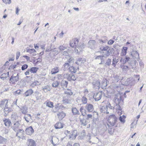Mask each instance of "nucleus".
<instances>
[{"label":"nucleus","instance_id":"f257e3e1","mask_svg":"<svg viewBox=\"0 0 146 146\" xmlns=\"http://www.w3.org/2000/svg\"><path fill=\"white\" fill-rule=\"evenodd\" d=\"M117 120V117L114 115H110L108 119L109 123H106L105 125L106 129L110 128V127L113 126L115 124Z\"/></svg>","mask_w":146,"mask_h":146},{"label":"nucleus","instance_id":"f03ea898","mask_svg":"<svg viewBox=\"0 0 146 146\" xmlns=\"http://www.w3.org/2000/svg\"><path fill=\"white\" fill-rule=\"evenodd\" d=\"M121 100V97L120 94H118L115 95L114 98V104L116 106V109H118V110H121V108L119 105V104Z\"/></svg>","mask_w":146,"mask_h":146},{"label":"nucleus","instance_id":"7ed1b4c3","mask_svg":"<svg viewBox=\"0 0 146 146\" xmlns=\"http://www.w3.org/2000/svg\"><path fill=\"white\" fill-rule=\"evenodd\" d=\"M19 79V75L18 74H13L10 78V83L15 84L16 82L18 81Z\"/></svg>","mask_w":146,"mask_h":146},{"label":"nucleus","instance_id":"20e7f679","mask_svg":"<svg viewBox=\"0 0 146 146\" xmlns=\"http://www.w3.org/2000/svg\"><path fill=\"white\" fill-rule=\"evenodd\" d=\"M64 78H67L68 80L70 81H75L76 79V77L72 74H64Z\"/></svg>","mask_w":146,"mask_h":146},{"label":"nucleus","instance_id":"39448f33","mask_svg":"<svg viewBox=\"0 0 146 146\" xmlns=\"http://www.w3.org/2000/svg\"><path fill=\"white\" fill-rule=\"evenodd\" d=\"M85 109L86 111L89 112H92L94 110V107L93 105L90 104H87L85 106Z\"/></svg>","mask_w":146,"mask_h":146},{"label":"nucleus","instance_id":"423d86ee","mask_svg":"<svg viewBox=\"0 0 146 146\" xmlns=\"http://www.w3.org/2000/svg\"><path fill=\"white\" fill-rule=\"evenodd\" d=\"M97 43L95 41L93 40H90L88 43V46L89 48L94 49L96 46Z\"/></svg>","mask_w":146,"mask_h":146},{"label":"nucleus","instance_id":"0eeeda50","mask_svg":"<svg viewBox=\"0 0 146 146\" xmlns=\"http://www.w3.org/2000/svg\"><path fill=\"white\" fill-rule=\"evenodd\" d=\"M93 88L95 89H98L100 88V82L98 80H95L92 83Z\"/></svg>","mask_w":146,"mask_h":146},{"label":"nucleus","instance_id":"6e6552de","mask_svg":"<svg viewBox=\"0 0 146 146\" xmlns=\"http://www.w3.org/2000/svg\"><path fill=\"white\" fill-rule=\"evenodd\" d=\"M103 93L102 92L100 91L98 92L96 94L94 95L93 98L96 101H98L100 100L102 96Z\"/></svg>","mask_w":146,"mask_h":146},{"label":"nucleus","instance_id":"1a4fd4ad","mask_svg":"<svg viewBox=\"0 0 146 146\" xmlns=\"http://www.w3.org/2000/svg\"><path fill=\"white\" fill-rule=\"evenodd\" d=\"M78 39L76 38H74L70 41V46L72 48H74L75 46H76V45L78 44Z\"/></svg>","mask_w":146,"mask_h":146},{"label":"nucleus","instance_id":"9d476101","mask_svg":"<svg viewBox=\"0 0 146 146\" xmlns=\"http://www.w3.org/2000/svg\"><path fill=\"white\" fill-rule=\"evenodd\" d=\"M71 134L69 135V138L70 139H74L77 136V131L75 130L71 132Z\"/></svg>","mask_w":146,"mask_h":146},{"label":"nucleus","instance_id":"9b49d317","mask_svg":"<svg viewBox=\"0 0 146 146\" xmlns=\"http://www.w3.org/2000/svg\"><path fill=\"white\" fill-rule=\"evenodd\" d=\"M27 143L28 146H36L35 141L31 139H28Z\"/></svg>","mask_w":146,"mask_h":146},{"label":"nucleus","instance_id":"f8f14e48","mask_svg":"<svg viewBox=\"0 0 146 146\" xmlns=\"http://www.w3.org/2000/svg\"><path fill=\"white\" fill-rule=\"evenodd\" d=\"M25 131L27 134L31 135L34 132V130L32 127L31 126L26 128Z\"/></svg>","mask_w":146,"mask_h":146},{"label":"nucleus","instance_id":"ddd939ff","mask_svg":"<svg viewBox=\"0 0 146 146\" xmlns=\"http://www.w3.org/2000/svg\"><path fill=\"white\" fill-rule=\"evenodd\" d=\"M85 47V45L83 44L76 46L75 48V51L77 53H79L82 51Z\"/></svg>","mask_w":146,"mask_h":146},{"label":"nucleus","instance_id":"4468645a","mask_svg":"<svg viewBox=\"0 0 146 146\" xmlns=\"http://www.w3.org/2000/svg\"><path fill=\"white\" fill-rule=\"evenodd\" d=\"M136 60H134L133 61H131L130 62H128V64H129V67H130L131 68V69H133V70H135L136 64Z\"/></svg>","mask_w":146,"mask_h":146},{"label":"nucleus","instance_id":"2eb2a0df","mask_svg":"<svg viewBox=\"0 0 146 146\" xmlns=\"http://www.w3.org/2000/svg\"><path fill=\"white\" fill-rule=\"evenodd\" d=\"M3 111L4 115L6 116L8 115L9 113L12 111V109L11 107H6L4 108Z\"/></svg>","mask_w":146,"mask_h":146},{"label":"nucleus","instance_id":"dca6fc26","mask_svg":"<svg viewBox=\"0 0 146 146\" xmlns=\"http://www.w3.org/2000/svg\"><path fill=\"white\" fill-rule=\"evenodd\" d=\"M120 67L123 72H127L128 70H131V68L128 66L124 65L121 64L120 65Z\"/></svg>","mask_w":146,"mask_h":146},{"label":"nucleus","instance_id":"f3484780","mask_svg":"<svg viewBox=\"0 0 146 146\" xmlns=\"http://www.w3.org/2000/svg\"><path fill=\"white\" fill-rule=\"evenodd\" d=\"M131 55L133 58L137 59L139 58V54L136 51H133L131 53Z\"/></svg>","mask_w":146,"mask_h":146},{"label":"nucleus","instance_id":"a211bd4d","mask_svg":"<svg viewBox=\"0 0 146 146\" xmlns=\"http://www.w3.org/2000/svg\"><path fill=\"white\" fill-rule=\"evenodd\" d=\"M86 61V59L85 58H79L76 61L75 63L78 65H80L84 63Z\"/></svg>","mask_w":146,"mask_h":146},{"label":"nucleus","instance_id":"6ab92c4d","mask_svg":"<svg viewBox=\"0 0 146 146\" xmlns=\"http://www.w3.org/2000/svg\"><path fill=\"white\" fill-rule=\"evenodd\" d=\"M64 94L66 96L70 98V96L73 93L70 90L67 89L65 90Z\"/></svg>","mask_w":146,"mask_h":146},{"label":"nucleus","instance_id":"aec40b11","mask_svg":"<svg viewBox=\"0 0 146 146\" xmlns=\"http://www.w3.org/2000/svg\"><path fill=\"white\" fill-rule=\"evenodd\" d=\"M66 114L63 111L59 112L57 114V116L59 120L62 119L65 116Z\"/></svg>","mask_w":146,"mask_h":146},{"label":"nucleus","instance_id":"412c9836","mask_svg":"<svg viewBox=\"0 0 146 146\" xmlns=\"http://www.w3.org/2000/svg\"><path fill=\"white\" fill-rule=\"evenodd\" d=\"M108 108L106 106H102L100 109V111L102 113H106L107 114L109 113V112L108 111Z\"/></svg>","mask_w":146,"mask_h":146},{"label":"nucleus","instance_id":"4be33fe9","mask_svg":"<svg viewBox=\"0 0 146 146\" xmlns=\"http://www.w3.org/2000/svg\"><path fill=\"white\" fill-rule=\"evenodd\" d=\"M130 59L129 57L126 56L124 59H123L122 58L120 60V62L122 64H125L126 62L129 61Z\"/></svg>","mask_w":146,"mask_h":146},{"label":"nucleus","instance_id":"5701e85b","mask_svg":"<svg viewBox=\"0 0 146 146\" xmlns=\"http://www.w3.org/2000/svg\"><path fill=\"white\" fill-rule=\"evenodd\" d=\"M59 104H57L55 105L54 108L53 109V110L52 111L53 112L55 113L60 108H62L64 107L62 105H61L59 106Z\"/></svg>","mask_w":146,"mask_h":146},{"label":"nucleus","instance_id":"b1692460","mask_svg":"<svg viewBox=\"0 0 146 146\" xmlns=\"http://www.w3.org/2000/svg\"><path fill=\"white\" fill-rule=\"evenodd\" d=\"M33 93V90L31 89H30L26 91L24 94L25 95V97H27L31 95Z\"/></svg>","mask_w":146,"mask_h":146},{"label":"nucleus","instance_id":"393cba45","mask_svg":"<svg viewBox=\"0 0 146 146\" xmlns=\"http://www.w3.org/2000/svg\"><path fill=\"white\" fill-rule=\"evenodd\" d=\"M106 106L107 108H108L110 109L113 110L115 109L116 110H118V109H116L117 106L114 104H113V106H111L110 103L108 102Z\"/></svg>","mask_w":146,"mask_h":146},{"label":"nucleus","instance_id":"a878e982","mask_svg":"<svg viewBox=\"0 0 146 146\" xmlns=\"http://www.w3.org/2000/svg\"><path fill=\"white\" fill-rule=\"evenodd\" d=\"M68 84V81L64 80H62L60 84L62 88L64 89L65 88H66L67 87Z\"/></svg>","mask_w":146,"mask_h":146},{"label":"nucleus","instance_id":"bb28decb","mask_svg":"<svg viewBox=\"0 0 146 146\" xmlns=\"http://www.w3.org/2000/svg\"><path fill=\"white\" fill-rule=\"evenodd\" d=\"M108 81L106 79L103 80L102 81L101 87L103 89L106 88V87L107 85Z\"/></svg>","mask_w":146,"mask_h":146},{"label":"nucleus","instance_id":"cd10ccee","mask_svg":"<svg viewBox=\"0 0 146 146\" xmlns=\"http://www.w3.org/2000/svg\"><path fill=\"white\" fill-rule=\"evenodd\" d=\"M54 127L56 129H60L63 127V125L60 122H58L54 125Z\"/></svg>","mask_w":146,"mask_h":146},{"label":"nucleus","instance_id":"c85d7f7f","mask_svg":"<svg viewBox=\"0 0 146 146\" xmlns=\"http://www.w3.org/2000/svg\"><path fill=\"white\" fill-rule=\"evenodd\" d=\"M59 71V69L58 67H55L52 69L51 70V73L52 74H56L58 73V72Z\"/></svg>","mask_w":146,"mask_h":146},{"label":"nucleus","instance_id":"c756f323","mask_svg":"<svg viewBox=\"0 0 146 146\" xmlns=\"http://www.w3.org/2000/svg\"><path fill=\"white\" fill-rule=\"evenodd\" d=\"M58 141V139L57 138L55 137H53L52 138V139L51 140L52 143L53 144V145L54 146H55L56 145H57V143Z\"/></svg>","mask_w":146,"mask_h":146},{"label":"nucleus","instance_id":"7c9ffc66","mask_svg":"<svg viewBox=\"0 0 146 146\" xmlns=\"http://www.w3.org/2000/svg\"><path fill=\"white\" fill-rule=\"evenodd\" d=\"M24 131L23 129H19L17 133L16 136L18 137L21 138L23 136Z\"/></svg>","mask_w":146,"mask_h":146},{"label":"nucleus","instance_id":"2f4dec72","mask_svg":"<svg viewBox=\"0 0 146 146\" xmlns=\"http://www.w3.org/2000/svg\"><path fill=\"white\" fill-rule=\"evenodd\" d=\"M70 98L68 97L64 96L62 102L64 104H69L70 103Z\"/></svg>","mask_w":146,"mask_h":146},{"label":"nucleus","instance_id":"473e14b6","mask_svg":"<svg viewBox=\"0 0 146 146\" xmlns=\"http://www.w3.org/2000/svg\"><path fill=\"white\" fill-rule=\"evenodd\" d=\"M44 104H46L47 106L50 108H53L54 107L53 103L51 102L46 101Z\"/></svg>","mask_w":146,"mask_h":146},{"label":"nucleus","instance_id":"72a5a7b5","mask_svg":"<svg viewBox=\"0 0 146 146\" xmlns=\"http://www.w3.org/2000/svg\"><path fill=\"white\" fill-rule=\"evenodd\" d=\"M27 107L23 106L21 107V111L23 114H25L27 112Z\"/></svg>","mask_w":146,"mask_h":146},{"label":"nucleus","instance_id":"f704fd0d","mask_svg":"<svg viewBox=\"0 0 146 146\" xmlns=\"http://www.w3.org/2000/svg\"><path fill=\"white\" fill-rule=\"evenodd\" d=\"M3 121L5 126L7 127H9L11 125V123L9 119H5Z\"/></svg>","mask_w":146,"mask_h":146},{"label":"nucleus","instance_id":"c9c22d12","mask_svg":"<svg viewBox=\"0 0 146 146\" xmlns=\"http://www.w3.org/2000/svg\"><path fill=\"white\" fill-rule=\"evenodd\" d=\"M72 111L74 115L80 114L79 112L76 108H72Z\"/></svg>","mask_w":146,"mask_h":146},{"label":"nucleus","instance_id":"e433bc0d","mask_svg":"<svg viewBox=\"0 0 146 146\" xmlns=\"http://www.w3.org/2000/svg\"><path fill=\"white\" fill-rule=\"evenodd\" d=\"M27 52L29 53L32 54L33 56H35L36 54L35 52H36V50L34 49H28L27 50Z\"/></svg>","mask_w":146,"mask_h":146},{"label":"nucleus","instance_id":"4c0bfd02","mask_svg":"<svg viewBox=\"0 0 146 146\" xmlns=\"http://www.w3.org/2000/svg\"><path fill=\"white\" fill-rule=\"evenodd\" d=\"M60 83L58 81H55L53 82L52 86L54 88H58L59 86Z\"/></svg>","mask_w":146,"mask_h":146},{"label":"nucleus","instance_id":"58836bf2","mask_svg":"<svg viewBox=\"0 0 146 146\" xmlns=\"http://www.w3.org/2000/svg\"><path fill=\"white\" fill-rule=\"evenodd\" d=\"M84 116L80 115V122L84 125H86V120L84 118H82Z\"/></svg>","mask_w":146,"mask_h":146},{"label":"nucleus","instance_id":"ea45409f","mask_svg":"<svg viewBox=\"0 0 146 146\" xmlns=\"http://www.w3.org/2000/svg\"><path fill=\"white\" fill-rule=\"evenodd\" d=\"M127 48L126 47H123L122 49V55L125 56L127 53Z\"/></svg>","mask_w":146,"mask_h":146},{"label":"nucleus","instance_id":"a19ab883","mask_svg":"<svg viewBox=\"0 0 146 146\" xmlns=\"http://www.w3.org/2000/svg\"><path fill=\"white\" fill-rule=\"evenodd\" d=\"M70 65L68 63H66L63 65V67L64 68V70H68L70 67Z\"/></svg>","mask_w":146,"mask_h":146},{"label":"nucleus","instance_id":"79ce46f5","mask_svg":"<svg viewBox=\"0 0 146 146\" xmlns=\"http://www.w3.org/2000/svg\"><path fill=\"white\" fill-rule=\"evenodd\" d=\"M81 102L83 104H86L87 102V99L85 96H83L81 99Z\"/></svg>","mask_w":146,"mask_h":146},{"label":"nucleus","instance_id":"37998d69","mask_svg":"<svg viewBox=\"0 0 146 146\" xmlns=\"http://www.w3.org/2000/svg\"><path fill=\"white\" fill-rule=\"evenodd\" d=\"M9 72H7V73H3L1 75V78L4 80V79H5L9 75Z\"/></svg>","mask_w":146,"mask_h":146},{"label":"nucleus","instance_id":"c03bdc74","mask_svg":"<svg viewBox=\"0 0 146 146\" xmlns=\"http://www.w3.org/2000/svg\"><path fill=\"white\" fill-rule=\"evenodd\" d=\"M118 62V58H114L113 60L112 65L114 67H115L116 65V64Z\"/></svg>","mask_w":146,"mask_h":146},{"label":"nucleus","instance_id":"a18cd8bd","mask_svg":"<svg viewBox=\"0 0 146 146\" xmlns=\"http://www.w3.org/2000/svg\"><path fill=\"white\" fill-rule=\"evenodd\" d=\"M7 141V139L0 136V144H4Z\"/></svg>","mask_w":146,"mask_h":146},{"label":"nucleus","instance_id":"49530a36","mask_svg":"<svg viewBox=\"0 0 146 146\" xmlns=\"http://www.w3.org/2000/svg\"><path fill=\"white\" fill-rule=\"evenodd\" d=\"M80 110L82 113V115L84 116V115L83 114V113L84 112L85 113L86 112V110L85 109V108L83 106L81 107L80 108Z\"/></svg>","mask_w":146,"mask_h":146},{"label":"nucleus","instance_id":"de8ad7c7","mask_svg":"<svg viewBox=\"0 0 146 146\" xmlns=\"http://www.w3.org/2000/svg\"><path fill=\"white\" fill-rule=\"evenodd\" d=\"M111 60L110 58H108L107 60L106 63L105 64L104 66L106 67L107 66H109L111 64Z\"/></svg>","mask_w":146,"mask_h":146},{"label":"nucleus","instance_id":"09e8293b","mask_svg":"<svg viewBox=\"0 0 146 146\" xmlns=\"http://www.w3.org/2000/svg\"><path fill=\"white\" fill-rule=\"evenodd\" d=\"M52 52L54 56L57 55L59 53V51L56 48L52 50Z\"/></svg>","mask_w":146,"mask_h":146},{"label":"nucleus","instance_id":"8fccbe9b","mask_svg":"<svg viewBox=\"0 0 146 146\" xmlns=\"http://www.w3.org/2000/svg\"><path fill=\"white\" fill-rule=\"evenodd\" d=\"M69 71H70L71 72L75 73L76 72V70L73 66H70L68 70Z\"/></svg>","mask_w":146,"mask_h":146},{"label":"nucleus","instance_id":"3c124183","mask_svg":"<svg viewBox=\"0 0 146 146\" xmlns=\"http://www.w3.org/2000/svg\"><path fill=\"white\" fill-rule=\"evenodd\" d=\"M125 117L124 115H123L122 116H120L119 117V120L121 122L124 123L125 122Z\"/></svg>","mask_w":146,"mask_h":146},{"label":"nucleus","instance_id":"603ef678","mask_svg":"<svg viewBox=\"0 0 146 146\" xmlns=\"http://www.w3.org/2000/svg\"><path fill=\"white\" fill-rule=\"evenodd\" d=\"M20 125V124L18 121L16 122L14 124V126H13V129L14 130L16 129Z\"/></svg>","mask_w":146,"mask_h":146},{"label":"nucleus","instance_id":"864d4df0","mask_svg":"<svg viewBox=\"0 0 146 146\" xmlns=\"http://www.w3.org/2000/svg\"><path fill=\"white\" fill-rule=\"evenodd\" d=\"M6 100L5 99H3L0 102V107L1 108L3 107L4 106H5V102H6Z\"/></svg>","mask_w":146,"mask_h":146},{"label":"nucleus","instance_id":"5fc2aeb1","mask_svg":"<svg viewBox=\"0 0 146 146\" xmlns=\"http://www.w3.org/2000/svg\"><path fill=\"white\" fill-rule=\"evenodd\" d=\"M43 90L45 92H46L50 90V88L49 86H47L43 88Z\"/></svg>","mask_w":146,"mask_h":146},{"label":"nucleus","instance_id":"6e6d98bb","mask_svg":"<svg viewBox=\"0 0 146 146\" xmlns=\"http://www.w3.org/2000/svg\"><path fill=\"white\" fill-rule=\"evenodd\" d=\"M38 69V68L36 67H32L30 69V72L33 73H35Z\"/></svg>","mask_w":146,"mask_h":146},{"label":"nucleus","instance_id":"4d7b16f0","mask_svg":"<svg viewBox=\"0 0 146 146\" xmlns=\"http://www.w3.org/2000/svg\"><path fill=\"white\" fill-rule=\"evenodd\" d=\"M11 105V101L9 100H6V102H5V108L9 107Z\"/></svg>","mask_w":146,"mask_h":146},{"label":"nucleus","instance_id":"13d9d810","mask_svg":"<svg viewBox=\"0 0 146 146\" xmlns=\"http://www.w3.org/2000/svg\"><path fill=\"white\" fill-rule=\"evenodd\" d=\"M106 58H105L104 56L102 55L100 59L101 60V62L99 64H102L105 63V60Z\"/></svg>","mask_w":146,"mask_h":146},{"label":"nucleus","instance_id":"bf43d9fd","mask_svg":"<svg viewBox=\"0 0 146 146\" xmlns=\"http://www.w3.org/2000/svg\"><path fill=\"white\" fill-rule=\"evenodd\" d=\"M103 52L104 53L103 55L104 56L105 58H106L110 55V52H109V50H108L107 51H106L105 52Z\"/></svg>","mask_w":146,"mask_h":146},{"label":"nucleus","instance_id":"052dcab7","mask_svg":"<svg viewBox=\"0 0 146 146\" xmlns=\"http://www.w3.org/2000/svg\"><path fill=\"white\" fill-rule=\"evenodd\" d=\"M109 47L108 46H106L105 47L104 46H101L100 47V49L102 51H107L108 48Z\"/></svg>","mask_w":146,"mask_h":146},{"label":"nucleus","instance_id":"680f3d73","mask_svg":"<svg viewBox=\"0 0 146 146\" xmlns=\"http://www.w3.org/2000/svg\"><path fill=\"white\" fill-rule=\"evenodd\" d=\"M39 84L40 83L36 81L34 82L33 83H32L31 84V86L32 87H34L35 86H36V85H39Z\"/></svg>","mask_w":146,"mask_h":146},{"label":"nucleus","instance_id":"e2e57ef3","mask_svg":"<svg viewBox=\"0 0 146 146\" xmlns=\"http://www.w3.org/2000/svg\"><path fill=\"white\" fill-rule=\"evenodd\" d=\"M3 3L5 4H9L11 3V0H2Z\"/></svg>","mask_w":146,"mask_h":146},{"label":"nucleus","instance_id":"0e129e2a","mask_svg":"<svg viewBox=\"0 0 146 146\" xmlns=\"http://www.w3.org/2000/svg\"><path fill=\"white\" fill-rule=\"evenodd\" d=\"M74 60L71 57L68 60V62L69 63H73L74 62Z\"/></svg>","mask_w":146,"mask_h":146},{"label":"nucleus","instance_id":"69168bd1","mask_svg":"<svg viewBox=\"0 0 146 146\" xmlns=\"http://www.w3.org/2000/svg\"><path fill=\"white\" fill-rule=\"evenodd\" d=\"M115 80V81L117 82L120 80L119 77V75H117L114 76Z\"/></svg>","mask_w":146,"mask_h":146},{"label":"nucleus","instance_id":"338daca9","mask_svg":"<svg viewBox=\"0 0 146 146\" xmlns=\"http://www.w3.org/2000/svg\"><path fill=\"white\" fill-rule=\"evenodd\" d=\"M28 67V66L27 64H25L23 65L21 67V69L22 70H24L27 69Z\"/></svg>","mask_w":146,"mask_h":146},{"label":"nucleus","instance_id":"774afa93","mask_svg":"<svg viewBox=\"0 0 146 146\" xmlns=\"http://www.w3.org/2000/svg\"><path fill=\"white\" fill-rule=\"evenodd\" d=\"M64 133L66 135H68L69 136V135H70V134H71V132L70 131H68V130H66L64 131Z\"/></svg>","mask_w":146,"mask_h":146}]
</instances>
